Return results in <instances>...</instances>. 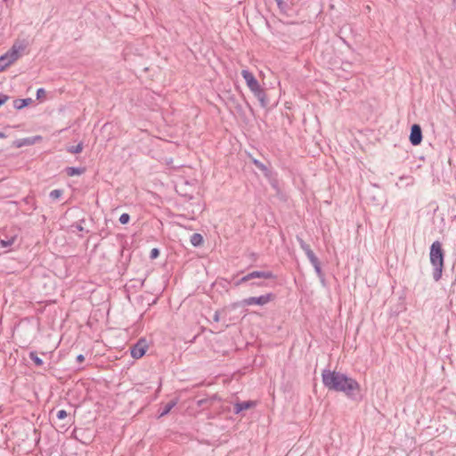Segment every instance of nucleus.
Masks as SVG:
<instances>
[{
  "instance_id": "obj_16",
  "label": "nucleus",
  "mask_w": 456,
  "mask_h": 456,
  "mask_svg": "<svg viewBox=\"0 0 456 456\" xmlns=\"http://www.w3.org/2000/svg\"><path fill=\"white\" fill-rule=\"evenodd\" d=\"M191 243L194 246V247H200L202 245L203 243V237L201 234L200 233H193L191 236Z\"/></svg>"
},
{
  "instance_id": "obj_2",
  "label": "nucleus",
  "mask_w": 456,
  "mask_h": 456,
  "mask_svg": "<svg viewBox=\"0 0 456 456\" xmlns=\"http://www.w3.org/2000/svg\"><path fill=\"white\" fill-rule=\"evenodd\" d=\"M444 253L440 241L436 240L430 247V263L434 267L433 278L436 281H438L443 273L444 269Z\"/></svg>"
},
{
  "instance_id": "obj_30",
  "label": "nucleus",
  "mask_w": 456,
  "mask_h": 456,
  "mask_svg": "<svg viewBox=\"0 0 456 456\" xmlns=\"http://www.w3.org/2000/svg\"><path fill=\"white\" fill-rule=\"evenodd\" d=\"M9 97L7 95H1L0 96V106L3 105L4 102H7Z\"/></svg>"
},
{
  "instance_id": "obj_35",
  "label": "nucleus",
  "mask_w": 456,
  "mask_h": 456,
  "mask_svg": "<svg viewBox=\"0 0 456 456\" xmlns=\"http://www.w3.org/2000/svg\"><path fill=\"white\" fill-rule=\"evenodd\" d=\"M276 1L280 4V2H281V0H276Z\"/></svg>"
},
{
  "instance_id": "obj_19",
  "label": "nucleus",
  "mask_w": 456,
  "mask_h": 456,
  "mask_svg": "<svg viewBox=\"0 0 456 456\" xmlns=\"http://www.w3.org/2000/svg\"><path fill=\"white\" fill-rule=\"evenodd\" d=\"M253 163L258 169L264 172L265 175L269 176V169L266 167L265 165H264L261 161L255 159H253Z\"/></svg>"
},
{
  "instance_id": "obj_24",
  "label": "nucleus",
  "mask_w": 456,
  "mask_h": 456,
  "mask_svg": "<svg viewBox=\"0 0 456 456\" xmlns=\"http://www.w3.org/2000/svg\"><path fill=\"white\" fill-rule=\"evenodd\" d=\"M38 139H40L39 136L35 137L34 139H29V138L24 139L23 142L18 143V147H21L25 144H32L36 142V140H38Z\"/></svg>"
},
{
  "instance_id": "obj_13",
  "label": "nucleus",
  "mask_w": 456,
  "mask_h": 456,
  "mask_svg": "<svg viewBox=\"0 0 456 456\" xmlns=\"http://www.w3.org/2000/svg\"><path fill=\"white\" fill-rule=\"evenodd\" d=\"M254 402L252 401H245L240 403H236L234 404L233 411L234 413L238 414L241 412L242 411L248 410L254 406Z\"/></svg>"
},
{
  "instance_id": "obj_7",
  "label": "nucleus",
  "mask_w": 456,
  "mask_h": 456,
  "mask_svg": "<svg viewBox=\"0 0 456 456\" xmlns=\"http://www.w3.org/2000/svg\"><path fill=\"white\" fill-rule=\"evenodd\" d=\"M297 240L299 243L300 248L305 253L307 258L309 259L310 263L314 266L317 275L322 276V272L321 264H320L318 257L315 256L314 251L311 249L310 246L308 244H306L300 237L297 236Z\"/></svg>"
},
{
  "instance_id": "obj_26",
  "label": "nucleus",
  "mask_w": 456,
  "mask_h": 456,
  "mask_svg": "<svg viewBox=\"0 0 456 456\" xmlns=\"http://www.w3.org/2000/svg\"><path fill=\"white\" fill-rule=\"evenodd\" d=\"M67 415H68V413H67V411H66L65 410H60V411H58V412H57V418H58L59 419H65V418L67 417Z\"/></svg>"
},
{
  "instance_id": "obj_11",
  "label": "nucleus",
  "mask_w": 456,
  "mask_h": 456,
  "mask_svg": "<svg viewBox=\"0 0 456 456\" xmlns=\"http://www.w3.org/2000/svg\"><path fill=\"white\" fill-rule=\"evenodd\" d=\"M241 75H242L243 78L245 79L246 84L251 92L253 90L257 89V87L260 86L258 81L256 79L254 75L251 72H249L248 69H243L241 71Z\"/></svg>"
},
{
  "instance_id": "obj_32",
  "label": "nucleus",
  "mask_w": 456,
  "mask_h": 456,
  "mask_svg": "<svg viewBox=\"0 0 456 456\" xmlns=\"http://www.w3.org/2000/svg\"><path fill=\"white\" fill-rule=\"evenodd\" d=\"M5 137H6V135L4 133L0 132V139L5 138Z\"/></svg>"
},
{
  "instance_id": "obj_28",
  "label": "nucleus",
  "mask_w": 456,
  "mask_h": 456,
  "mask_svg": "<svg viewBox=\"0 0 456 456\" xmlns=\"http://www.w3.org/2000/svg\"><path fill=\"white\" fill-rule=\"evenodd\" d=\"M159 249L158 248H153L151 251V258H156L159 256Z\"/></svg>"
},
{
  "instance_id": "obj_3",
  "label": "nucleus",
  "mask_w": 456,
  "mask_h": 456,
  "mask_svg": "<svg viewBox=\"0 0 456 456\" xmlns=\"http://www.w3.org/2000/svg\"><path fill=\"white\" fill-rule=\"evenodd\" d=\"M25 48L26 45L23 43L15 42L12 48L0 57V72L17 61L20 56V53L23 52Z\"/></svg>"
},
{
  "instance_id": "obj_27",
  "label": "nucleus",
  "mask_w": 456,
  "mask_h": 456,
  "mask_svg": "<svg viewBox=\"0 0 456 456\" xmlns=\"http://www.w3.org/2000/svg\"><path fill=\"white\" fill-rule=\"evenodd\" d=\"M45 96V91L44 88H39L37 89V99H41V98H44Z\"/></svg>"
},
{
  "instance_id": "obj_23",
  "label": "nucleus",
  "mask_w": 456,
  "mask_h": 456,
  "mask_svg": "<svg viewBox=\"0 0 456 456\" xmlns=\"http://www.w3.org/2000/svg\"><path fill=\"white\" fill-rule=\"evenodd\" d=\"M82 150H83V143H82V142H80V143H78V144H77V145H76V146H71V147H69L68 151H69V152H70V153H75V154H77V153H80V152L82 151Z\"/></svg>"
},
{
  "instance_id": "obj_29",
  "label": "nucleus",
  "mask_w": 456,
  "mask_h": 456,
  "mask_svg": "<svg viewBox=\"0 0 456 456\" xmlns=\"http://www.w3.org/2000/svg\"><path fill=\"white\" fill-rule=\"evenodd\" d=\"M220 315H221L220 312L216 311L215 313V314H214V317H213L214 321L218 322L220 321V319H221Z\"/></svg>"
},
{
  "instance_id": "obj_14",
  "label": "nucleus",
  "mask_w": 456,
  "mask_h": 456,
  "mask_svg": "<svg viewBox=\"0 0 456 456\" xmlns=\"http://www.w3.org/2000/svg\"><path fill=\"white\" fill-rule=\"evenodd\" d=\"M252 93L257 98V100L260 102L263 107H265L267 105L266 94L265 91L261 88V86L257 87V89L256 90H253Z\"/></svg>"
},
{
  "instance_id": "obj_34",
  "label": "nucleus",
  "mask_w": 456,
  "mask_h": 456,
  "mask_svg": "<svg viewBox=\"0 0 456 456\" xmlns=\"http://www.w3.org/2000/svg\"><path fill=\"white\" fill-rule=\"evenodd\" d=\"M453 4L456 5V0H453Z\"/></svg>"
},
{
  "instance_id": "obj_6",
  "label": "nucleus",
  "mask_w": 456,
  "mask_h": 456,
  "mask_svg": "<svg viewBox=\"0 0 456 456\" xmlns=\"http://www.w3.org/2000/svg\"><path fill=\"white\" fill-rule=\"evenodd\" d=\"M25 48L26 45L23 43L15 42L12 48L0 57V72L17 61L20 56V53L23 52Z\"/></svg>"
},
{
  "instance_id": "obj_9",
  "label": "nucleus",
  "mask_w": 456,
  "mask_h": 456,
  "mask_svg": "<svg viewBox=\"0 0 456 456\" xmlns=\"http://www.w3.org/2000/svg\"><path fill=\"white\" fill-rule=\"evenodd\" d=\"M274 295L272 293H268L265 295H262L260 297H250L248 298H245L242 302L244 305H264L272 300H273Z\"/></svg>"
},
{
  "instance_id": "obj_4",
  "label": "nucleus",
  "mask_w": 456,
  "mask_h": 456,
  "mask_svg": "<svg viewBox=\"0 0 456 456\" xmlns=\"http://www.w3.org/2000/svg\"><path fill=\"white\" fill-rule=\"evenodd\" d=\"M25 48L26 45L23 43L15 42L12 48L0 57V72L17 61L20 56V53L23 52Z\"/></svg>"
},
{
  "instance_id": "obj_15",
  "label": "nucleus",
  "mask_w": 456,
  "mask_h": 456,
  "mask_svg": "<svg viewBox=\"0 0 456 456\" xmlns=\"http://www.w3.org/2000/svg\"><path fill=\"white\" fill-rule=\"evenodd\" d=\"M31 102H32V100L30 98L16 99L13 102V106L17 110H21L22 108L28 106Z\"/></svg>"
},
{
  "instance_id": "obj_21",
  "label": "nucleus",
  "mask_w": 456,
  "mask_h": 456,
  "mask_svg": "<svg viewBox=\"0 0 456 456\" xmlns=\"http://www.w3.org/2000/svg\"><path fill=\"white\" fill-rule=\"evenodd\" d=\"M29 358L34 362V363L37 365V366H42L43 365V360L41 358H39L37 354V353L35 352H30L29 353Z\"/></svg>"
},
{
  "instance_id": "obj_31",
  "label": "nucleus",
  "mask_w": 456,
  "mask_h": 456,
  "mask_svg": "<svg viewBox=\"0 0 456 456\" xmlns=\"http://www.w3.org/2000/svg\"><path fill=\"white\" fill-rule=\"evenodd\" d=\"M77 361L80 363L83 362L85 361V356L83 354H78L77 356Z\"/></svg>"
},
{
  "instance_id": "obj_12",
  "label": "nucleus",
  "mask_w": 456,
  "mask_h": 456,
  "mask_svg": "<svg viewBox=\"0 0 456 456\" xmlns=\"http://www.w3.org/2000/svg\"><path fill=\"white\" fill-rule=\"evenodd\" d=\"M422 141V132L419 125H413L411 129L410 142L412 145H419Z\"/></svg>"
},
{
  "instance_id": "obj_22",
  "label": "nucleus",
  "mask_w": 456,
  "mask_h": 456,
  "mask_svg": "<svg viewBox=\"0 0 456 456\" xmlns=\"http://www.w3.org/2000/svg\"><path fill=\"white\" fill-rule=\"evenodd\" d=\"M63 194V191L61 189L53 190L50 192V198L53 200H59Z\"/></svg>"
},
{
  "instance_id": "obj_5",
  "label": "nucleus",
  "mask_w": 456,
  "mask_h": 456,
  "mask_svg": "<svg viewBox=\"0 0 456 456\" xmlns=\"http://www.w3.org/2000/svg\"><path fill=\"white\" fill-rule=\"evenodd\" d=\"M25 48L26 45L23 43L15 42L12 48L0 57V72L17 61L20 56V53L23 52Z\"/></svg>"
},
{
  "instance_id": "obj_33",
  "label": "nucleus",
  "mask_w": 456,
  "mask_h": 456,
  "mask_svg": "<svg viewBox=\"0 0 456 456\" xmlns=\"http://www.w3.org/2000/svg\"><path fill=\"white\" fill-rule=\"evenodd\" d=\"M252 285L262 286L263 284L262 283H252Z\"/></svg>"
},
{
  "instance_id": "obj_17",
  "label": "nucleus",
  "mask_w": 456,
  "mask_h": 456,
  "mask_svg": "<svg viewBox=\"0 0 456 456\" xmlns=\"http://www.w3.org/2000/svg\"><path fill=\"white\" fill-rule=\"evenodd\" d=\"M177 403V400H172L163 406L160 417L167 415Z\"/></svg>"
},
{
  "instance_id": "obj_25",
  "label": "nucleus",
  "mask_w": 456,
  "mask_h": 456,
  "mask_svg": "<svg viewBox=\"0 0 456 456\" xmlns=\"http://www.w3.org/2000/svg\"><path fill=\"white\" fill-rule=\"evenodd\" d=\"M129 220H130V216L126 213H124L119 216V222L122 224H126L129 222Z\"/></svg>"
},
{
  "instance_id": "obj_10",
  "label": "nucleus",
  "mask_w": 456,
  "mask_h": 456,
  "mask_svg": "<svg viewBox=\"0 0 456 456\" xmlns=\"http://www.w3.org/2000/svg\"><path fill=\"white\" fill-rule=\"evenodd\" d=\"M147 345L144 339L139 340L131 349V355L134 359L143 356L146 352Z\"/></svg>"
},
{
  "instance_id": "obj_1",
  "label": "nucleus",
  "mask_w": 456,
  "mask_h": 456,
  "mask_svg": "<svg viewBox=\"0 0 456 456\" xmlns=\"http://www.w3.org/2000/svg\"><path fill=\"white\" fill-rule=\"evenodd\" d=\"M322 379L329 390L344 393L348 397H353L354 392L360 391V385L355 379L339 371L323 370Z\"/></svg>"
},
{
  "instance_id": "obj_20",
  "label": "nucleus",
  "mask_w": 456,
  "mask_h": 456,
  "mask_svg": "<svg viewBox=\"0 0 456 456\" xmlns=\"http://www.w3.org/2000/svg\"><path fill=\"white\" fill-rule=\"evenodd\" d=\"M66 173L69 176H74V175H79L83 173V170L81 168H78V167H68L66 169Z\"/></svg>"
},
{
  "instance_id": "obj_8",
  "label": "nucleus",
  "mask_w": 456,
  "mask_h": 456,
  "mask_svg": "<svg viewBox=\"0 0 456 456\" xmlns=\"http://www.w3.org/2000/svg\"><path fill=\"white\" fill-rule=\"evenodd\" d=\"M274 275L272 272H262V271H254L247 275L243 276L240 280H239L235 285L239 286L243 282L248 281L252 279H273Z\"/></svg>"
},
{
  "instance_id": "obj_18",
  "label": "nucleus",
  "mask_w": 456,
  "mask_h": 456,
  "mask_svg": "<svg viewBox=\"0 0 456 456\" xmlns=\"http://www.w3.org/2000/svg\"><path fill=\"white\" fill-rule=\"evenodd\" d=\"M16 240V235L8 237L6 239L0 240V245L2 248H6L12 246Z\"/></svg>"
}]
</instances>
